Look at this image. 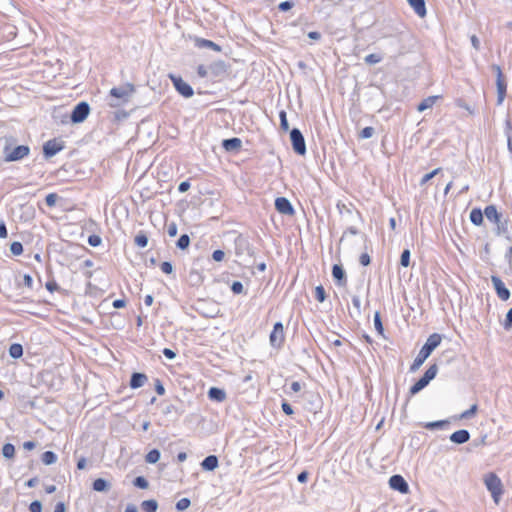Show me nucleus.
<instances>
[{
  "label": "nucleus",
  "instance_id": "c03bdc74",
  "mask_svg": "<svg viewBox=\"0 0 512 512\" xmlns=\"http://www.w3.org/2000/svg\"><path fill=\"white\" fill-rule=\"evenodd\" d=\"M441 171V168H436L434 169L433 171L425 174L421 181H420V185H424L426 184L428 181H430L433 177H435L439 172Z\"/></svg>",
  "mask_w": 512,
  "mask_h": 512
},
{
  "label": "nucleus",
  "instance_id": "4d7b16f0",
  "mask_svg": "<svg viewBox=\"0 0 512 512\" xmlns=\"http://www.w3.org/2000/svg\"><path fill=\"white\" fill-rule=\"evenodd\" d=\"M160 268L165 274H171L173 272V266L168 261L162 262Z\"/></svg>",
  "mask_w": 512,
  "mask_h": 512
},
{
  "label": "nucleus",
  "instance_id": "423d86ee",
  "mask_svg": "<svg viewBox=\"0 0 512 512\" xmlns=\"http://www.w3.org/2000/svg\"><path fill=\"white\" fill-rule=\"evenodd\" d=\"M290 140L295 153L305 155L306 143L302 132L298 128H293L290 131Z\"/></svg>",
  "mask_w": 512,
  "mask_h": 512
},
{
  "label": "nucleus",
  "instance_id": "774afa93",
  "mask_svg": "<svg viewBox=\"0 0 512 512\" xmlns=\"http://www.w3.org/2000/svg\"><path fill=\"white\" fill-rule=\"evenodd\" d=\"M281 407H282L283 412L286 415H292L294 413L292 406L287 402H283Z\"/></svg>",
  "mask_w": 512,
  "mask_h": 512
},
{
  "label": "nucleus",
  "instance_id": "58836bf2",
  "mask_svg": "<svg viewBox=\"0 0 512 512\" xmlns=\"http://www.w3.org/2000/svg\"><path fill=\"white\" fill-rule=\"evenodd\" d=\"M410 256H411V253H410L409 249H404L402 251V254L400 257L401 266L408 267L410 265Z\"/></svg>",
  "mask_w": 512,
  "mask_h": 512
},
{
  "label": "nucleus",
  "instance_id": "39448f33",
  "mask_svg": "<svg viewBox=\"0 0 512 512\" xmlns=\"http://www.w3.org/2000/svg\"><path fill=\"white\" fill-rule=\"evenodd\" d=\"M3 154L5 162H16L27 157L30 154V148L27 145H18L11 149L8 145H5Z\"/></svg>",
  "mask_w": 512,
  "mask_h": 512
},
{
  "label": "nucleus",
  "instance_id": "f3484780",
  "mask_svg": "<svg viewBox=\"0 0 512 512\" xmlns=\"http://www.w3.org/2000/svg\"><path fill=\"white\" fill-rule=\"evenodd\" d=\"M147 380L148 378L144 373L134 372L130 378V387L132 389L140 388L147 382Z\"/></svg>",
  "mask_w": 512,
  "mask_h": 512
},
{
  "label": "nucleus",
  "instance_id": "5fc2aeb1",
  "mask_svg": "<svg viewBox=\"0 0 512 512\" xmlns=\"http://www.w3.org/2000/svg\"><path fill=\"white\" fill-rule=\"evenodd\" d=\"M231 290L235 294H240L243 292V284L240 281H234L231 285Z\"/></svg>",
  "mask_w": 512,
  "mask_h": 512
},
{
  "label": "nucleus",
  "instance_id": "9b49d317",
  "mask_svg": "<svg viewBox=\"0 0 512 512\" xmlns=\"http://www.w3.org/2000/svg\"><path fill=\"white\" fill-rule=\"evenodd\" d=\"M64 149V145L56 139L48 140L43 145V155L46 159L55 156Z\"/></svg>",
  "mask_w": 512,
  "mask_h": 512
},
{
  "label": "nucleus",
  "instance_id": "bb28decb",
  "mask_svg": "<svg viewBox=\"0 0 512 512\" xmlns=\"http://www.w3.org/2000/svg\"><path fill=\"white\" fill-rule=\"evenodd\" d=\"M93 489L97 492H107L110 489V484L103 478H97L93 482Z\"/></svg>",
  "mask_w": 512,
  "mask_h": 512
},
{
  "label": "nucleus",
  "instance_id": "c756f323",
  "mask_svg": "<svg viewBox=\"0 0 512 512\" xmlns=\"http://www.w3.org/2000/svg\"><path fill=\"white\" fill-rule=\"evenodd\" d=\"M438 373V366L437 364H432L424 373V375L422 376L424 378L425 381H427L428 383H430V381H432L436 375Z\"/></svg>",
  "mask_w": 512,
  "mask_h": 512
},
{
  "label": "nucleus",
  "instance_id": "e2e57ef3",
  "mask_svg": "<svg viewBox=\"0 0 512 512\" xmlns=\"http://www.w3.org/2000/svg\"><path fill=\"white\" fill-rule=\"evenodd\" d=\"M155 391L158 395H163L165 393V388L159 379L155 380Z\"/></svg>",
  "mask_w": 512,
  "mask_h": 512
},
{
  "label": "nucleus",
  "instance_id": "f8f14e48",
  "mask_svg": "<svg viewBox=\"0 0 512 512\" xmlns=\"http://www.w3.org/2000/svg\"><path fill=\"white\" fill-rule=\"evenodd\" d=\"M270 344L273 347H280L284 342V328L281 322H276L270 334Z\"/></svg>",
  "mask_w": 512,
  "mask_h": 512
},
{
  "label": "nucleus",
  "instance_id": "680f3d73",
  "mask_svg": "<svg viewBox=\"0 0 512 512\" xmlns=\"http://www.w3.org/2000/svg\"><path fill=\"white\" fill-rule=\"evenodd\" d=\"M512 326V307L508 310L505 318L504 327L505 329H508Z\"/></svg>",
  "mask_w": 512,
  "mask_h": 512
},
{
  "label": "nucleus",
  "instance_id": "6e6d98bb",
  "mask_svg": "<svg viewBox=\"0 0 512 512\" xmlns=\"http://www.w3.org/2000/svg\"><path fill=\"white\" fill-rule=\"evenodd\" d=\"M29 510L31 512H42V504L40 501L38 500H35L33 502H31L30 506H29Z\"/></svg>",
  "mask_w": 512,
  "mask_h": 512
},
{
  "label": "nucleus",
  "instance_id": "2eb2a0df",
  "mask_svg": "<svg viewBox=\"0 0 512 512\" xmlns=\"http://www.w3.org/2000/svg\"><path fill=\"white\" fill-rule=\"evenodd\" d=\"M332 276L335 279L337 285L345 286L347 283L346 273L343 267L339 264H334L332 267Z\"/></svg>",
  "mask_w": 512,
  "mask_h": 512
},
{
  "label": "nucleus",
  "instance_id": "9d476101",
  "mask_svg": "<svg viewBox=\"0 0 512 512\" xmlns=\"http://www.w3.org/2000/svg\"><path fill=\"white\" fill-rule=\"evenodd\" d=\"M491 282L493 284V287L496 291L497 296L501 300L507 301L510 298L511 293H510V290L505 286V284L501 280V278L496 275H492Z\"/></svg>",
  "mask_w": 512,
  "mask_h": 512
},
{
  "label": "nucleus",
  "instance_id": "ddd939ff",
  "mask_svg": "<svg viewBox=\"0 0 512 512\" xmlns=\"http://www.w3.org/2000/svg\"><path fill=\"white\" fill-rule=\"evenodd\" d=\"M389 486L391 489L398 491L402 494H407L409 492V485L407 481L398 474H395L389 479Z\"/></svg>",
  "mask_w": 512,
  "mask_h": 512
},
{
  "label": "nucleus",
  "instance_id": "7c9ffc66",
  "mask_svg": "<svg viewBox=\"0 0 512 512\" xmlns=\"http://www.w3.org/2000/svg\"><path fill=\"white\" fill-rule=\"evenodd\" d=\"M429 383L424 380L423 377H421L414 385L410 387V394L415 395L419 393L421 390H423Z\"/></svg>",
  "mask_w": 512,
  "mask_h": 512
},
{
  "label": "nucleus",
  "instance_id": "0eeeda50",
  "mask_svg": "<svg viewBox=\"0 0 512 512\" xmlns=\"http://www.w3.org/2000/svg\"><path fill=\"white\" fill-rule=\"evenodd\" d=\"M90 106L87 102L82 101L78 103L72 110L70 115V120L72 123H81L83 122L89 115Z\"/></svg>",
  "mask_w": 512,
  "mask_h": 512
},
{
  "label": "nucleus",
  "instance_id": "f704fd0d",
  "mask_svg": "<svg viewBox=\"0 0 512 512\" xmlns=\"http://www.w3.org/2000/svg\"><path fill=\"white\" fill-rule=\"evenodd\" d=\"M15 454V447L11 443H6L2 447V455L7 458L11 459L14 457Z\"/></svg>",
  "mask_w": 512,
  "mask_h": 512
},
{
  "label": "nucleus",
  "instance_id": "f03ea898",
  "mask_svg": "<svg viewBox=\"0 0 512 512\" xmlns=\"http://www.w3.org/2000/svg\"><path fill=\"white\" fill-rule=\"evenodd\" d=\"M134 92V85L130 83H126L119 87H113L109 92V106L116 108L128 103Z\"/></svg>",
  "mask_w": 512,
  "mask_h": 512
},
{
  "label": "nucleus",
  "instance_id": "a19ab883",
  "mask_svg": "<svg viewBox=\"0 0 512 512\" xmlns=\"http://www.w3.org/2000/svg\"><path fill=\"white\" fill-rule=\"evenodd\" d=\"M133 484L135 487L140 489H147L149 486L148 481L143 476H138L134 479Z\"/></svg>",
  "mask_w": 512,
  "mask_h": 512
},
{
  "label": "nucleus",
  "instance_id": "20e7f679",
  "mask_svg": "<svg viewBox=\"0 0 512 512\" xmlns=\"http://www.w3.org/2000/svg\"><path fill=\"white\" fill-rule=\"evenodd\" d=\"M484 483L487 490L491 493L494 502L498 504L500 497L503 494V485L501 479L495 473L491 472L485 475Z\"/></svg>",
  "mask_w": 512,
  "mask_h": 512
},
{
  "label": "nucleus",
  "instance_id": "4468645a",
  "mask_svg": "<svg viewBox=\"0 0 512 512\" xmlns=\"http://www.w3.org/2000/svg\"><path fill=\"white\" fill-rule=\"evenodd\" d=\"M275 208L276 210L284 215H293L294 208L291 202L285 197H278L275 200Z\"/></svg>",
  "mask_w": 512,
  "mask_h": 512
},
{
  "label": "nucleus",
  "instance_id": "4be33fe9",
  "mask_svg": "<svg viewBox=\"0 0 512 512\" xmlns=\"http://www.w3.org/2000/svg\"><path fill=\"white\" fill-rule=\"evenodd\" d=\"M218 463L216 455H209L202 461L201 466L204 470L213 471L218 467Z\"/></svg>",
  "mask_w": 512,
  "mask_h": 512
},
{
  "label": "nucleus",
  "instance_id": "de8ad7c7",
  "mask_svg": "<svg viewBox=\"0 0 512 512\" xmlns=\"http://www.w3.org/2000/svg\"><path fill=\"white\" fill-rule=\"evenodd\" d=\"M279 118H280V127L284 131H287L289 129V123H288V120H287V114H286V112L284 110L280 111Z\"/></svg>",
  "mask_w": 512,
  "mask_h": 512
},
{
  "label": "nucleus",
  "instance_id": "72a5a7b5",
  "mask_svg": "<svg viewBox=\"0 0 512 512\" xmlns=\"http://www.w3.org/2000/svg\"><path fill=\"white\" fill-rule=\"evenodd\" d=\"M161 453L158 449L150 450L145 456V460L147 463L154 464L159 461Z\"/></svg>",
  "mask_w": 512,
  "mask_h": 512
},
{
  "label": "nucleus",
  "instance_id": "6e6552de",
  "mask_svg": "<svg viewBox=\"0 0 512 512\" xmlns=\"http://www.w3.org/2000/svg\"><path fill=\"white\" fill-rule=\"evenodd\" d=\"M169 78L171 79L174 88L180 95H182L185 98H190L193 96V88L187 82H185L180 76L170 74Z\"/></svg>",
  "mask_w": 512,
  "mask_h": 512
},
{
  "label": "nucleus",
  "instance_id": "79ce46f5",
  "mask_svg": "<svg viewBox=\"0 0 512 512\" xmlns=\"http://www.w3.org/2000/svg\"><path fill=\"white\" fill-rule=\"evenodd\" d=\"M478 406L473 404L468 410H465L461 413L460 419H469L473 417L477 412Z\"/></svg>",
  "mask_w": 512,
  "mask_h": 512
},
{
  "label": "nucleus",
  "instance_id": "603ef678",
  "mask_svg": "<svg viewBox=\"0 0 512 512\" xmlns=\"http://www.w3.org/2000/svg\"><path fill=\"white\" fill-rule=\"evenodd\" d=\"M57 199L58 195L56 193H50L46 196L45 201L49 207H53L56 205Z\"/></svg>",
  "mask_w": 512,
  "mask_h": 512
},
{
  "label": "nucleus",
  "instance_id": "052dcab7",
  "mask_svg": "<svg viewBox=\"0 0 512 512\" xmlns=\"http://www.w3.org/2000/svg\"><path fill=\"white\" fill-rule=\"evenodd\" d=\"M352 304L354 306V308L357 310V314L360 315L361 314V300L358 296H353L352 297Z\"/></svg>",
  "mask_w": 512,
  "mask_h": 512
},
{
  "label": "nucleus",
  "instance_id": "09e8293b",
  "mask_svg": "<svg viewBox=\"0 0 512 512\" xmlns=\"http://www.w3.org/2000/svg\"><path fill=\"white\" fill-rule=\"evenodd\" d=\"M448 423V421H445V420H439V421H434V422H428L426 425H425V428L427 429H435V428H442L444 425H446Z\"/></svg>",
  "mask_w": 512,
  "mask_h": 512
},
{
  "label": "nucleus",
  "instance_id": "a18cd8bd",
  "mask_svg": "<svg viewBox=\"0 0 512 512\" xmlns=\"http://www.w3.org/2000/svg\"><path fill=\"white\" fill-rule=\"evenodd\" d=\"M190 504H191L190 499H188V498H181L176 503V509L178 511H184V510H186L190 506Z\"/></svg>",
  "mask_w": 512,
  "mask_h": 512
},
{
  "label": "nucleus",
  "instance_id": "473e14b6",
  "mask_svg": "<svg viewBox=\"0 0 512 512\" xmlns=\"http://www.w3.org/2000/svg\"><path fill=\"white\" fill-rule=\"evenodd\" d=\"M41 460L45 465H52L57 461V455L53 451H46L42 454Z\"/></svg>",
  "mask_w": 512,
  "mask_h": 512
},
{
  "label": "nucleus",
  "instance_id": "7ed1b4c3",
  "mask_svg": "<svg viewBox=\"0 0 512 512\" xmlns=\"http://www.w3.org/2000/svg\"><path fill=\"white\" fill-rule=\"evenodd\" d=\"M487 220L496 224L497 235H505L508 232L509 219L503 218L494 205H489L484 209Z\"/></svg>",
  "mask_w": 512,
  "mask_h": 512
},
{
  "label": "nucleus",
  "instance_id": "c85d7f7f",
  "mask_svg": "<svg viewBox=\"0 0 512 512\" xmlns=\"http://www.w3.org/2000/svg\"><path fill=\"white\" fill-rule=\"evenodd\" d=\"M438 373V366L437 364H432L424 373V375L422 376L424 378L425 381H427L428 383H430V381H432L436 375Z\"/></svg>",
  "mask_w": 512,
  "mask_h": 512
},
{
  "label": "nucleus",
  "instance_id": "393cba45",
  "mask_svg": "<svg viewBox=\"0 0 512 512\" xmlns=\"http://www.w3.org/2000/svg\"><path fill=\"white\" fill-rule=\"evenodd\" d=\"M484 216V212L480 209L474 208L471 210L469 218L474 225L479 226L483 223Z\"/></svg>",
  "mask_w": 512,
  "mask_h": 512
},
{
  "label": "nucleus",
  "instance_id": "ea45409f",
  "mask_svg": "<svg viewBox=\"0 0 512 512\" xmlns=\"http://www.w3.org/2000/svg\"><path fill=\"white\" fill-rule=\"evenodd\" d=\"M10 251L13 255L18 256L23 253V245L18 241H14L10 245Z\"/></svg>",
  "mask_w": 512,
  "mask_h": 512
},
{
  "label": "nucleus",
  "instance_id": "bf43d9fd",
  "mask_svg": "<svg viewBox=\"0 0 512 512\" xmlns=\"http://www.w3.org/2000/svg\"><path fill=\"white\" fill-rule=\"evenodd\" d=\"M225 253L222 250H215L212 254V258L216 262H220L224 259Z\"/></svg>",
  "mask_w": 512,
  "mask_h": 512
},
{
  "label": "nucleus",
  "instance_id": "a211bd4d",
  "mask_svg": "<svg viewBox=\"0 0 512 512\" xmlns=\"http://www.w3.org/2000/svg\"><path fill=\"white\" fill-rule=\"evenodd\" d=\"M241 146H242V141L240 138H237V137L224 139L222 142V147L226 151H229V152L237 151L241 148Z\"/></svg>",
  "mask_w": 512,
  "mask_h": 512
},
{
  "label": "nucleus",
  "instance_id": "338daca9",
  "mask_svg": "<svg viewBox=\"0 0 512 512\" xmlns=\"http://www.w3.org/2000/svg\"><path fill=\"white\" fill-rule=\"evenodd\" d=\"M163 354L169 360H173L176 357V353L170 348H164Z\"/></svg>",
  "mask_w": 512,
  "mask_h": 512
},
{
  "label": "nucleus",
  "instance_id": "8fccbe9b",
  "mask_svg": "<svg viewBox=\"0 0 512 512\" xmlns=\"http://www.w3.org/2000/svg\"><path fill=\"white\" fill-rule=\"evenodd\" d=\"M102 240H101V237L96 235V234H92L88 237V243L89 245H91L92 247H97L101 244Z\"/></svg>",
  "mask_w": 512,
  "mask_h": 512
},
{
  "label": "nucleus",
  "instance_id": "5701e85b",
  "mask_svg": "<svg viewBox=\"0 0 512 512\" xmlns=\"http://www.w3.org/2000/svg\"><path fill=\"white\" fill-rule=\"evenodd\" d=\"M407 2L414 9L415 13L418 16L424 17L426 15V7L424 0H407Z\"/></svg>",
  "mask_w": 512,
  "mask_h": 512
},
{
  "label": "nucleus",
  "instance_id": "2f4dec72",
  "mask_svg": "<svg viewBox=\"0 0 512 512\" xmlns=\"http://www.w3.org/2000/svg\"><path fill=\"white\" fill-rule=\"evenodd\" d=\"M9 355L14 358L18 359L23 355V347L21 344L14 343L9 348Z\"/></svg>",
  "mask_w": 512,
  "mask_h": 512
},
{
  "label": "nucleus",
  "instance_id": "13d9d810",
  "mask_svg": "<svg viewBox=\"0 0 512 512\" xmlns=\"http://www.w3.org/2000/svg\"><path fill=\"white\" fill-rule=\"evenodd\" d=\"M294 6V3L291 1H283L279 4L278 8L280 11H288Z\"/></svg>",
  "mask_w": 512,
  "mask_h": 512
},
{
  "label": "nucleus",
  "instance_id": "69168bd1",
  "mask_svg": "<svg viewBox=\"0 0 512 512\" xmlns=\"http://www.w3.org/2000/svg\"><path fill=\"white\" fill-rule=\"evenodd\" d=\"M359 261L363 266H368L371 262V258L367 253H362L360 255Z\"/></svg>",
  "mask_w": 512,
  "mask_h": 512
},
{
  "label": "nucleus",
  "instance_id": "3c124183",
  "mask_svg": "<svg viewBox=\"0 0 512 512\" xmlns=\"http://www.w3.org/2000/svg\"><path fill=\"white\" fill-rule=\"evenodd\" d=\"M374 134V128L373 127H365L360 132V137L362 139H368L371 138Z\"/></svg>",
  "mask_w": 512,
  "mask_h": 512
},
{
  "label": "nucleus",
  "instance_id": "dca6fc26",
  "mask_svg": "<svg viewBox=\"0 0 512 512\" xmlns=\"http://www.w3.org/2000/svg\"><path fill=\"white\" fill-rule=\"evenodd\" d=\"M470 439V433L466 429L455 431L450 435V441L455 444H464Z\"/></svg>",
  "mask_w": 512,
  "mask_h": 512
},
{
  "label": "nucleus",
  "instance_id": "c9c22d12",
  "mask_svg": "<svg viewBox=\"0 0 512 512\" xmlns=\"http://www.w3.org/2000/svg\"><path fill=\"white\" fill-rule=\"evenodd\" d=\"M135 244L140 248H145L148 245V237L146 234L140 232L134 238Z\"/></svg>",
  "mask_w": 512,
  "mask_h": 512
},
{
  "label": "nucleus",
  "instance_id": "f257e3e1",
  "mask_svg": "<svg viewBox=\"0 0 512 512\" xmlns=\"http://www.w3.org/2000/svg\"><path fill=\"white\" fill-rule=\"evenodd\" d=\"M442 337L438 333L431 334L425 344L420 349L418 355L410 366V372H416L431 355V353L440 345Z\"/></svg>",
  "mask_w": 512,
  "mask_h": 512
},
{
  "label": "nucleus",
  "instance_id": "49530a36",
  "mask_svg": "<svg viewBox=\"0 0 512 512\" xmlns=\"http://www.w3.org/2000/svg\"><path fill=\"white\" fill-rule=\"evenodd\" d=\"M315 297L319 302H324L326 299V292L323 286L319 285L315 288Z\"/></svg>",
  "mask_w": 512,
  "mask_h": 512
},
{
  "label": "nucleus",
  "instance_id": "4c0bfd02",
  "mask_svg": "<svg viewBox=\"0 0 512 512\" xmlns=\"http://www.w3.org/2000/svg\"><path fill=\"white\" fill-rule=\"evenodd\" d=\"M382 56L379 54H369L365 57L364 61L366 64L374 65L382 61Z\"/></svg>",
  "mask_w": 512,
  "mask_h": 512
},
{
  "label": "nucleus",
  "instance_id": "412c9836",
  "mask_svg": "<svg viewBox=\"0 0 512 512\" xmlns=\"http://www.w3.org/2000/svg\"><path fill=\"white\" fill-rule=\"evenodd\" d=\"M208 397L217 402H223L226 399V393L218 387H211L208 391Z\"/></svg>",
  "mask_w": 512,
  "mask_h": 512
},
{
  "label": "nucleus",
  "instance_id": "e433bc0d",
  "mask_svg": "<svg viewBox=\"0 0 512 512\" xmlns=\"http://www.w3.org/2000/svg\"><path fill=\"white\" fill-rule=\"evenodd\" d=\"M189 245H190V237L187 234L181 235L176 243V246L181 250L188 248Z\"/></svg>",
  "mask_w": 512,
  "mask_h": 512
},
{
  "label": "nucleus",
  "instance_id": "aec40b11",
  "mask_svg": "<svg viewBox=\"0 0 512 512\" xmlns=\"http://www.w3.org/2000/svg\"><path fill=\"white\" fill-rule=\"evenodd\" d=\"M209 70L214 76H220L227 72V65L222 60L215 61L209 66Z\"/></svg>",
  "mask_w": 512,
  "mask_h": 512
},
{
  "label": "nucleus",
  "instance_id": "cd10ccee",
  "mask_svg": "<svg viewBox=\"0 0 512 512\" xmlns=\"http://www.w3.org/2000/svg\"><path fill=\"white\" fill-rule=\"evenodd\" d=\"M141 508L145 512H156L158 509V503L154 499L145 500L141 503Z\"/></svg>",
  "mask_w": 512,
  "mask_h": 512
},
{
  "label": "nucleus",
  "instance_id": "a878e982",
  "mask_svg": "<svg viewBox=\"0 0 512 512\" xmlns=\"http://www.w3.org/2000/svg\"><path fill=\"white\" fill-rule=\"evenodd\" d=\"M437 99H438V96H429V97L425 98L423 101H421L418 104L417 110L419 112H423L426 109L432 108L433 105L436 103Z\"/></svg>",
  "mask_w": 512,
  "mask_h": 512
},
{
  "label": "nucleus",
  "instance_id": "0e129e2a",
  "mask_svg": "<svg viewBox=\"0 0 512 512\" xmlns=\"http://www.w3.org/2000/svg\"><path fill=\"white\" fill-rule=\"evenodd\" d=\"M178 228L175 223H171L168 226L167 233L170 237H175L177 235Z\"/></svg>",
  "mask_w": 512,
  "mask_h": 512
},
{
  "label": "nucleus",
  "instance_id": "b1692460",
  "mask_svg": "<svg viewBox=\"0 0 512 512\" xmlns=\"http://www.w3.org/2000/svg\"><path fill=\"white\" fill-rule=\"evenodd\" d=\"M497 86V105H501L506 96L507 84L506 81H496Z\"/></svg>",
  "mask_w": 512,
  "mask_h": 512
},
{
  "label": "nucleus",
  "instance_id": "864d4df0",
  "mask_svg": "<svg viewBox=\"0 0 512 512\" xmlns=\"http://www.w3.org/2000/svg\"><path fill=\"white\" fill-rule=\"evenodd\" d=\"M491 69L496 74V81H504L505 80L504 75H503L502 70H501V67L499 65L493 64L491 66Z\"/></svg>",
  "mask_w": 512,
  "mask_h": 512
},
{
  "label": "nucleus",
  "instance_id": "1a4fd4ad",
  "mask_svg": "<svg viewBox=\"0 0 512 512\" xmlns=\"http://www.w3.org/2000/svg\"><path fill=\"white\" fill-rule=\"evenodd\" d=\"M235 253L240 258H244L245 256H254L253 248L251 247L249 241L243 236H238L235 239Z\"/></svg>",
  "mask_w": 512,
  "mask_h": 512
},
{
  "label": "nucleus",
  "instance_id": "6ab92c4d",
  "mask_svg": "<svg viewBox=\"0 0 512 512\" xmlns=\"http://www.w3.org/2000/svg\"><path fill=\"white\" fill-rule=\"evenodd\" d=\"M195 45L199 48H209L216 52L222 51V48L218 44H216L215 42H213L211 40H207L204 38H196Z\"/></svg>",
  "mask_w": 512,
  "mask_h": 512
},
{
  "label": "nucleus",
  "instance_id": "37998d69",
  "mask_svg": "<svg viewBox=\"0 0 512 512\" xmlns=\"http://www.w3.org/2000/svg\"><path fill=\"white\" fill-rule=\"evenodd\" d=\"M374 326H375V329L377 330V332L382 335L384 328H383V324L381 321L380 313L378 311L375 312V314H374Z\"/></svg>",
  "mask_w": 512,
  "mask_h": 512
}]
</instances>
